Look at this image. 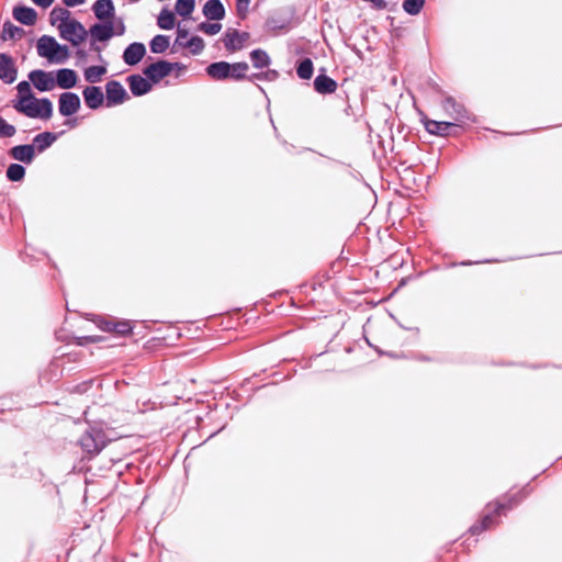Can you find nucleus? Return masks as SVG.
Masks as SVG:
<instances>
[{
	"label": "nucleus",
	"instance_id": "37",
	"mask_svg": "<svg viewBox=\"0 0 562 562\" xmlns=\"http://www.w3.org/2000/svg\"><path fill=\"white\" fill-rule=\"evenodd\" d=\"M184 47L190 48L193 55H198L204 48V41L200 36H192L186 41Z\"/></svg>",
	"mask_w": 562,
	"mask_h": 562
},
{
	"label": "nucleus",
	"instance_id": "8",
	"mask_svg": "<svg viewBox=\"0 0 562 562\" xmlns=\"http://www.w3.org/2000/svg\"><path fill=\"white\" fill-rule=\"evenodd\" d=\"M53 25H56L63 40L70 42V11L64 8H54L49 14Z\"/></svg>",
	"mask_w": 562,
	"mask_h": 562
},
{
	"label": "nucleus",
	"instance_id": "6",
	"mask_svg": "<svg viewBox=\"0 0 562 562\" xmlns=\"http://www.w3.org/2000/svg\"><path fill=\"white\" fill-rule=\"evenodd\" d=\"M441 108L446 115L458 126L471 120V115L464 105L457 102L452 97H446L441 102Z\"/></svg>",
	"mask_w": 562,
	"mask_h": 562
},
{
	"label": "nucleus",
	"instance_id": "20",
	"mask_svg": "<svg viewBox=\"0 0 562 562\" xmlns=\"http://www.w3.org/2000/svg\"><path fill=\"white\" fill-rule=\"evenodd\" d=\"M12 14L16 21L27 26L34 25L37 18L36 11L25 5L14 7Z\"/></svg>",
	"mask_w": 562,
	"mask_h": 562
},
{
	"label": "nucleus",
	"instance_id": "21",
	"mask_svg": "<svg viewBox=\"0 0 562 562\" xmlns=\"http://www.w3.org/2000/svg\"><path fill=\"white\" fill-rule=\"evenodd\" d=\"M314 89L321 94L334 93L337 89V82L327 75H318L314 79Z\"/></svg>",
	"mask_w": 562,
	"mask_h": 562
},
{
	"label": "nucleus",
	"instance_id": "24",
	"mask_svg": "<svg viewBox=\"0 0 562 562\" xmlns=\"http://www.w3.org/2000/svg\"><path fill=\"white\" fill-rule=\"evenodd\" d=\"M250 59L255 68H266L270 65L271 60L266 50L257 48L250 53Z\"/></svg>",
	"mask_w": 562,
	"mask_h": 562
},
{
	"label": "nucleus",
	"instance_id": "52",
	"mask_svg": "<svg viewBox=\"0 0 562 562\" xmlns=\"http://www.w3.org/2000/svg\"><path fill=\"white\" fill-rule=\"evenodd\" d=\"M63 2L66 7H70V0H63Z\"/></svg>",
	"mask_w": 562,
	"mask_h": 562
},
{
	"label": "nucleus",
	"instance_id": "38",
	"mask_svg": "<svg viewBox=\"0 0 562 562\" xmlns=\"http://www.w3.org/2000/svg\"><path fill=\"white\" fill-rule=\"evenodd\" d=\"M16 133L14 125L9 124L2 116H0V138L13 137Z\"/></svg>",
	"mask_w": 562,
	"mask_h": 562
},
{
	"label": "nucleus",
	"instance_id": "53",
	"mask_svg": "<svg viewBox=\"0 0 562 562\" xmlns=\"http://www.w3.org/2000/svg\"><path fill=\"white\" fill-rule=\"evenodd\" d=\"M472 263H473V262H471V261H464V262H462L461 265H463V266H469V265H472Z\"/></svg>",
	"mask_w": 562,
	"mask_h": 562
},
{
	"label": "nucleus",
	"instance_id": "39",
	"mask_svg": "<svg viewBox=\"0 0 562 562\" xmlns=\"http://www.w3.org/2000/svg\"><path fill=\"white\" fill-rule=\"evenodd\" d=\"M59 112L65 116H70V91L61 93L59 98Z\"/></svg>",
	"mask_w": 562,
	"mask_h": 562
},
{
	"label": "nucleus",
	"instance_id": "50",
	"mask_svg": "<svg viewBox=\"0 0 562 562\" xmlns=\"http://www.w3.org/2000/svg\"><path fill=\"white\" fill-rule=\"evenodd\" d=\"M71 77H72V87H74L77 82V75L74 70H72Z\"/></svg>",
	"mask_w": 562,
	"mask_h": 562
},
{
	"label": "nucleus",
	"instance_id": "40",
	"mask_svg": "<svg viewBox=\"0 0 562 562\" xmlns=\"http://www.w3.org/2000/svg\"><path fill=\"white\" fill-rule=\"evenodd\" d=\"M198 29H199V31H201L207 35H215L221 31L222 25L220 23L202 22L199 24Z\"/></svg>",
	"mask_w": 562,
	"mask_h": 562
},
{
	"label": "nucleus",
	"instance_id": "32",
	"mask_svg": "<svg viewBox=\"0 0 562 562\" xmlns=\"http://www.w3.org/2000/svg\"><path fill=\"white\" fill-rule=\"evenodd\" d=\"M313 61L310 58H304L296 67V74L301 79H310L313 76Z\"/></svg>",
	"mask_w": 562,
	"mask_h": 562
},
{
	"label": "nucleus",
	"instance_id": "46",
	"mask_svg": "<svg viewBox=\"0 0 562 562\" xmlns=\"http://www.w3.org/2000/svg\"><path fill=\"white\" fill-rule=\"evenodd\" d=\"M80 108V99L77 94L72 93V114Z\"/></svg>",
	"mask_w": 562,
	"mask_h": 562
},
{
	"label": "nucleus",
	"instance_id": "17",
	"mask_svg": "<svg viewBox=\"0 0 562 562\" xmlns=\"http://www.w3.org/2000/svg\"><path fill=\"white\" fill-rule=\"evenodd\" d=\"M10 156L18 161L30 165L35 156L34 145H18L10 149Z\"/></svg>",
	"mask_w": 562,
	"mask_h": 562
},
{
	"label": "nucleus",
	"instance_id": "47",
	"mask_svg": "<svg viewBox=\"0 0 562 562\" xmlns=\"http://www.w3.org/2000/svg\"><path fill=\"white\" fill-rule=\"evenodd\" d=\"M32 1L43 8H47L54 2V0H32Z\"/></svg>",
	"mask_w": 562,
	"mask_h": 562
},
{
	"label": "nucleus",
	"instance_id": "25",
	"mask_svg": "<svg viewBox=\"0 0 562 562\" xmlns=\"http://www.w3.org/2000/svg\"><path fill=\"white\" fill-rule=\"evenodd\" d=\"M169 44H170L169 36L158 34L151 38V41L149 42V47H150L151 53L162 54L167 50V48L169 47Z\"/></svg>",
	"mask_w": 562,
	"mask_h": 562
},
{
	"label": "nucleus",
	"instance_id": "18",
	"mask_svg": "<svg viewBox=\"0 0 562 562\" xmlns=\"http://www.w3.org/2000/svg\"><path fill=\"white\" fill-rule=\"evenodd\" d=\"M205 71L214 80H225L229 78L231 64L227 61H215L210 64Z\"/></svg>",
	"mask_w": 562,
	"mask_h": 562
},
{
	"label": "nucleus",
	"instance_id": "30",
	"mask_svg": "<svg viewBox=\"0 0 562 562\" xmlns=\"http://www.w3.org/2000/svg\"><path fill=\"white\" fill-rule=\"evenodd\" d=\"M88 35L83 25L72 20V48L77 47Z\"/></svg>",
	"mask_w": 562,
	"mask_h": 562
},
{
	"label": "nucleus",
	"instance_id": "27",
	"mask_svg": "<svg viewBox=\"0 0 562 562\" xmlns=\"http://www.w3.org/2000/svg\"><path fill=\"white\" fill-rule=\"evenodd\" d=\"M175 14L168 9H162L157 19V25L161 30H172L175 27Z\"/></svg>",
	"mask_w": 562,
	"mask_h": 562
},
{
	"label": "nucleus",
	"instance_id": "3",
	"mask_svg": "<svg viewBox=\"0 0 562 562\" xmlns=\"http://www.w3.org/2000/svg\"><path fill=\"white\" fill-rule=\"evenodd\" d=\"M38 56L46 58L50 64H63L69 57L67 45H60L53 36L43 35L37 40Z\"/></svg>",
	"mask_w": 562,
	"mask_h": 562
},
{
	"label": "nucleus",
	"instance_id": "26",
	"mask_svg": "<svg viewBox=\"0 0 562 562\" xmlns=\"http://www.w3.org/2000/svg\"><path fill=\"white\" fill-rule=\"evenodd\" d=\"M24 34V30L11 23L10 21L4 22L2 29V40H18L21 38Z\"/></svg>",
	"mask_w": 562,
	"mask_h": 562
},
{
	"label": "nucleus",
	"instance_id": "45",
	"mask_svg": "<svg viewBox=\"0 0 562 562\" xmlns=\"http://www.w3.org/2000/svg\"><path fill=\"white\" fill-rule=\"evenodd\" d=\"M92 385V381H86L79 385L76 386V392L78 393H85L88 391V389H90Z\"/></svg>",
	"mask_w": 562,
	"mask_h": 562
},
{
	"label": "nucleus",
	"instance_id": "4",
	"mask_svg": "<svg viewBox=\"0 0 562 562\" xmlns=\"http://www.w3.org/2000/svg\"><path fill=\"white\" fill-rule=\"evenodd\" d=\"M105 432L98 426H88L78 439V446L87 457H93L106 446Z\"/></svg>",
	"mask_w": 562,
	"mask_h": 562
},
{
	"label": "nucleus",
	"instance_id": "49",
	"mask_svg": "<svg viewBox=\"0 0 562 562\" xmlns=\"http://www.w3.org/2000/svg\"><path fill=\"white\" fill-rule=\"evenodd\" d=\"M124 30H125L124 24L121 22L120 26L115 31V35H122L124 33Z\"/></svg>",
	"mask_w": 562,
	"mask_h": 562
},
{
	"label": "nucleus",
	"instance_id": "14",
	"mask_svg": "<svg viewBox=\"0 0 562 562\" xmlns=\"http://www.w3.org/2000/svg\"><path fill=\"white\" fill-rule=\"evenodd\" d=\"M94 16L100 21H111L115 14L112 0H97L92 5Z\"/></svg>",
	"mask_w": 562,
	"mask_h": 562
},
{
	"label": "nucleus",
	"instance_id": "29",
	"mask_svg": "<svg viewBox=\"0 0 562 562\" xmlns=\"http://www.w3.org/2000/svg\"><path fill=\"white\" fill-rule=\"evenodd\" d=\"M105 71L104 66H91L85 70V79L90 83H95L101 80Z\"/></svg>",
	"mask_w": 562,
	"mask_h": 562
},
{
	"label": "nucleus",
	"instance_id": "19",
	"mask_svg": "<svg viewBox=\"0 0 562 562\" xmlns=\"http://www.w3.org/2000/svg\"><path fill=\"white\" fill-rule=\"evenodd\" d=\"M203 14L209 20L220 21L225 16V8L221 0H207L203 5Z\"/></svg>",
	"mask_w": 562,
	"mask_h": 562
},
{
	"label": "nucleus",
	"instance_id": "9",
	"mask_svg": "<svg viewBox=\"0 0 562 562\" xmlns=\"http://www.w3.org/2000/svg\"><path fill=\"white\" fill-rule=\"evenodd\" d=\"M249 38L250 34L248 32H239L236 29H228L223 37L224 47L229 53L240 50L245 47Z\"/></svg>",
	"mask_w": 562,
	"mask_h": 562
},
{
	"label": "nucleus",
	"instance_id": "12",
	"mask_svg": "<svg viewBox=\"0 0 562 562\" xmlns=\"http://www.w3.org/2000/svg\"><path fill=\"white\" fill-rule=\"evenodd\" d=\"M18 68L14 59L7 53H0V80L5 85H11L16 80Z\"/></svg>",
	"mask_w": 562,
	"mask_h": 562
},
{
	"label": "nucleus",
	"instance_id": "48",
	"mask_svg": "<svg viewBox=\"0 0 562 562\" xmlns=\"http://www.w3.org/2000/svg\"><path fill=\"white\" fill-rule=\"evenodd\" d=\"M78 61H83L86 59V52L83 49L77 48L75 52Z\"/></svg>",
	"mask_w": 562,
	"mask_h": 562
},
{
	"label": "nucleus",
	"instance_id": "44",
	"mask_svg": "<svg viewBox=\"0 0 562 562\" xmlns=\"http://www.w3.org/2000/svg\"><path fill=\"white\" fill-rule=\"evenodd\" d=\"M55 336L57 340H61L68 344L70 339V329L67 328L66 325H63L58 330L55 331Z\"/></svg>",
	"mask_w": 562,
	"mask_h": 562
},
{
	"label": "nucleus",
	"instance_id": "42",
	"mask_svg": "<svg viewBox=\"0 0 562 562\" xmlns=\"http://www.w3.org/2000/svg\"><path fill=\"white\" fill-rule=\"evenodd\" d=\"M250 0H236V11L240 19H245L248 12Z\"/></svg>",
	"mask_w": 562,
	"mask_h": 562
},
{
	"label": "nucleus",
	"instance_id": "10",
	"mask_svg": "<svg viewBox=\"0 0 562 562\" xmlns=\"http://www.w3.org/2000/svg\"><path fill=\"white\" fill-rule=\"evenodd\" d=\"M127 99V92L121 82L111 80L105 85L106 106L122 104Z\"/></svg>",
	"mask_w": 562,
	"mask_h": 562
},
{
	"label": "nucleus",
	"instance_id": "5",
	"mask_svg": "<svg viewBox=\"0 0 562 562\" xmlns=\"http://www.w3.org/2000/svg\"><path fill=\"white\" fill-rule=\"evenodd\" d=\"M90 50L100 53L101 48L97 42H106L115 35V26L112 21L94 23L90 30Z\"/></svg>",
	"mask_w": 562,
	"mask_h": 562
},
{
	"label": "nucleus",
	"instance_id": "2",
	"mask_svg": "<svg viewBox=\"0 0 562 562\" xmlns=\"http://www.w3.org/2000/svg\"><path fill=\"white\" fill-rule=\"evenodd\" d=\"M520 493L513 494L507 496L504 502H496L494 504V509L492 512L486 513L480 524L473 525L470 528L472 535H479L484 530L491 529L498 524L497 517L505 514L507 510H510L514 506L518 504L520 501Z\"/></svg>",
	"mask_w": 562,
	"mask_h": 562
},
{
	"label": "nucleus",
	"instance_id": "43",
	"mask_svg": "<svg viewBox=\"0 0 562 562\" xmlns=\"http://www.w3.org/2000/svg\"><path fill=\"white\" fill-rule=\"evenodd\" d=\"M188 36H189V30L186 27H182L181 25H178L176 44L184 47V43H186Z\"/></svg>",
	"mask_w": 562,
	"mask_h": 562
},
{
	"label": "nucleus",
	"instance_id": "28",
	"mask_svg": "<svg viewBox=\"0 0 562 562\" xmlns=\"http://www.w3.org/2000/svg\"><path fill=\"white\" fill-rule=\"evenodd\" d=\"M195 8L194 0H177L176 12L182 18H189Z\"/></svg>",
	"mask_w": 562,
	"mask_h": 562
},
{
	"label": "nucleus",
	"instance_id": "7",
	"mask_svg": "<svg viewBox=\"0 0 562 562\" xmlns=\"http://www.w3.org/2000/svg\"><path fill=\"white\" fill-rule=\"evenodd\" d=\"M175 68H181L180 64L158 60L148 65L144 69V75L151 81V83H158L161 79L169 76Z\"/></svg>",
	"mask_w": 562,
	"mask_h": 562
},
{
	"label": "nucleus",
	"instance_id": "1",
	"mask_svg": "<svg viewBox=\"0 0 562 562\" xmlns=\"http://www.w3.org/2000/svg\"><path fill=\"white\" fill-rule=\"evenodd\" d=\"M13 108L32 119L48 120L53 113V104L47 98L36 99L34 95L18 99Z\"/></svg>",
	"mask_w": 562,
	"mask_h": 562
},
{
	"label": "nucleus",
	"instance_id": "11",
	"mask_svg": "<svg viewBox=\"0 0 562 562\" xmlns=\"http://www.w3.org/2000/svg\"><path fill=\"white\" fill-rule=\"evenodd\" d=\"M29 79L38 91H50L55 88V77L53 72L41 69L32 70Z\"/></svg>",
	"mask_w": 562,
	"mask_h": 562
},
{
	"label": "nucleus",
	"instance_id": "22",
	"mask_svg": "<svg viewBox=\"0 0 562 562\" xmlns=\"http://www.w3.org/2000/svg\"><path fill=\"white\" fill-rule=\"evenodd\" d=\"M425 128L428 133L438 136H446L451 126H457L453 122H439L435 120H426L424 122Z\"/></svg>",
	"mask_w": 562,
	"mask_h": 562
},
{
	"label": "nucleus",
	"instance_id": "16",
	"mask_svg": "<svg viewBox=\"0 0 562 562\" xmlns=\"http://www.w3.org/2000/svg\"><path fill=\"white\" fill-rule=\"evenodd\" d=\"M104 93L100 87L89 86L83 90L85 102L90 109L95 110L100 108L104 101Z\"/></svg>",
	"mask_w": 562,
	"mask_h": 562
},
{
	"label": "nucleus",
	"instance_id": "36",
	"mask_svg": "<svg viewBox=\"0 0 562 562\" xmlns=\"http://www.w3.org/2000/svg\"><path fill=\"white\" fill-rule=\"evenodd\" d=\"M105 329L109 331H115L120 335H126L132 331V326H131L130 322L123 321V322L108 323Z\"/></svg>",
	"mask_w": 562,
	"mask_h": 562
},
{
	"label": "nucleus",
	"instance_id": "35",
	"mask_svg": "<svg viewBox=\"0 0 562 562\" xmlns=\"http://www.w3.org/2000/svg\"><path fill=\"white\" fill-rule=\"evenodd\" d=\"M425 4V0H404L403 10L409 15H417Z\"/></svg>",
	"mask_w": 562,
	"mask_h": 562
},
{
	"label": "nucleus",
	"instance_id": "34",
	"mask_svg": "<svg viewBox=\"0 0 562 562\" xmlns=\"http://www.w3.org/2000/svg\"><path fill=\"white\" fill-rule=\"evenodd\" d=\"M56 85L63 89H70V68H63L56 72Z\"/></svg>",
	"mask_w": 562,
	"mask_h": 562
},
{
	"label": "nucleus",
	"instance_id": "15",
	"mask_svg": "<svg viewBox=\"0 0 562 562\" xmlns=\"http://www.w3.org/2000/svg\"><path fill=\"white\" fill-rule=\"evenodd\" d=\"M130 90L135 97H140L148 93L151 90L153 83L148 78H144L140 75H131L127 77Z\"/></svg>",
	"mask_w": 562,
	"mask_h": 562
},
{
	"label": "nucleus",
	"instance_id": "31",
	"mask_svg": "<svg viewBox=\"0 0 562 562\" xmlns=\"http://www.w3.org/2000/svg\"><path fill=\"white\" fill-rule=\"evenodd\" d=\"M249 66L246 61L231 64L229 78L234 80H241L246 78V72Z\"/></svg>",
	"mask_w": 562,
	"mask_h": 562
},
{
	"label": "nucleus",
	"instance_id": "23",
	"mask_svg": "<svg viewBox=\"0 0 562 562\" xmlns=\"http://www.w3.org/2000/svg\"><path fill=\"white\" fill-rule=\"evenodd\" d=\"M57 139L56 134L50 132H44L41 134H37L34 139L33 144L34 148L36 147L38 153L44 151L47 149L55 140Z\"/></svg>",
	"mask_w": 562,
	"mask_h": 562
},
{
	"label": "nucleus",
	"instance_id": "13",
	"mask_svg": "<svg viewBox=\"0 0 562 562\" xmlns=\"http://www.w3.org/2000/svg\"><path fill=\"white\" fill-rule=\"evenodd\" d=\"M146 54V47L143 43L134 42L130 44L123 53V60L128 66L138 64Z\"/></svg>",
	"mask_w": 562,
	"mask_h": 562
},
{
	"label": "nucleus",
	"instance_id": "41",
	"mask_svg": "<svg viewBox=\"0 0 562 562\" xmlns=\"http://www.w3.org/2000/svg\"><path fill=\"white\" fill-rule=\"evenodd\" d=\"M18 90V99H23L24 97H32L31 86L27 81H21L16 86Z\"/></svg>",
	"mask_w": 562,
	"mask_h": 562
},
{
	"label": "nucleus",
	"instance_id": "51",
	"mask_svg": "<svg viewBox=\"0 0 562 562\" xmlns=\"http://www.w3.org/2000/svg\"><path fill=\"white\" fill-rule=\"evenodd\" d=\"M83 2H85V0H72V7L82 4Z\"/></svg>",
	"mask_w": 562,
	"mask_h": 562
},
{
	"label": "nucleus",
	"instance_id": "33",
	"mask_svg": "<svg viewBox=\"0 0 562 562\" xmlns=\"http://www.w3.org/2000/svg\"><path fill=\"white\" fill-rule=\"evenodd\" d=\"M25 176V168L20 164H11L7 169V178L10 181H21Z\"/></svg>",
	"mask_w": 562,
	"mask_h": 562
}]
</instances>
